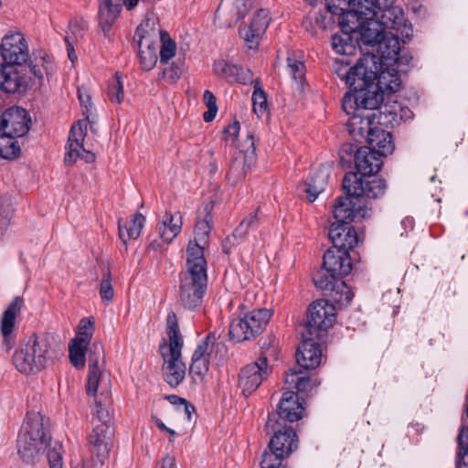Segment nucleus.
<instances>
[{"label":"nucleus","instance_id":"obj_1","mask_svg":"<svg viewBox=\"0 0 468 468\" xmlns=\"http://www.w3.org/2000/svg\"><path fill=\"white\" fill-rule=\"evenodd\" d=\"M380 58L367 53L357 63L348 69L346 83L353 90L342 100V108L347 111L354 104L362 107L377 108L383 100V92L394 93L400 87V78L395 70H383L380 73Z\"/></svg>","mask_w":468,"mask_h":468},{"label":"nucleus","instance_id":"obj_2","mask_svg":"<svg viewBox=\"0 0 468 468\" xmlns=\"http://www.w3.org/2000/svg\"><path fill=\"white\" fill-rule=\"evenodd\" d=\"M207 261L200 249L190 248L186 269L181 272L179 300L185 308L194 310L199 307L207 291Z\"/></svg>","mask_w":468,"mask_h":468},{"label":"nucleus","instance_id":"obj_3","mask_svg":"<svg viewBox=\"0 0 468 468\" xmlns=\"http://www.w3.org/2000/svg\"><path fill=\"white\" fill-rule=\"evenodd\" d=\"M165 334L167 340H164V343L160 345V353L164 360L163 376L170 387L176 388L185 379L186 367L181 359L184 339L179 329L177 316L174 311L167 314Z\"/></svg>","mask_w":468,"mask_h":468},{"label":"nucleus","instance_id":"obj_4","mask_svg":"<svg viewBox=\"0 0 468 468\" xmlns=\"http://www.w3.org/2000/svg\"><path fill=\"white\" fill-rule=\"evenodd\" d=\"M89 373L87 380V393L94 396L98 391L104 396V400H96L93 409L94 419L92 422L107 423L110 421V414L107 405L110 403L109 389L111 380L104 369V347L100 342H94L89 349Z\"/></svg>","mask_w":468,"mask_h":468},{"label":"nucleus","instance_id":"obj_5","mask_svg":"<svg viewBox=\"0 0 468 468\" xmlns=\"http://www.w3.org/2000/svg\"><path fill=\"white\" fill-rule=\"evenodd\" d=\"M51 340L48 335H31L14 354L13 363L17 370L30 374L43 369L49 357Z\"/></svg>","mask_w":468,"mask_h":468},{"label":"nucleus","instance_id":"obj_6","mask_svg":"<svg viewBox=\"0 0 468 468\" xmlns=\"http://www.w3.org/2000/svg\"><path fill=\"white\" fill-rule=\"evenodd\" d=\"M271 317V310L255 309L230 323L229 336L238 343L253 339L262 333Z\"/></svg>","mask_w":468,"mask_h":468},{"label":"nucleus","instance_id":"obj_7","mask_svg":"<svg viewBox=\"0 0 468 468\" xmlns=\"http://www.w3.org/2000/svg\"><path fill=\"white\" fill-rule=\"evenodd\" d=\"M335 320V306L326 299H318L309 305L304 333L323 337L333 327Z\"/></svg>","mask_w":468,"mask_h":468},{"label":"nucleus","instance_id":"obj_8","mask_svg":"<svg viewBox=\"0 0 468 468\" xmlns=\"http://www.w3.org/2000/svg\"><path fill=\"white\" fill-rule=\"evenodd\" d=\"M270 348L262 351L258 359L246 365L239 375V388L244 396L252 394L269 377L271 367L268 364L267 353Z\"/></svg>","mask_w":468,"mask_h":468},{"label":"nucleus","instance_id":"obj_9","mask_svg":"<svg viewBox=\"0 0 468 468\" xmlns=\"http://www.w3.org/2000/svg\"><path fill=\"white\" fill-rule=\"evenodd\" d=\"M343 189L346 195L356 198L375 199L382 197L386 183L381 178L366 179L356 173H347L343 178Z\"/></svg>","mask_w":468,"mask_h":468},{"label":"nucleus","instance_id":"obj_10","mask_svg":"<svg viewBox=\"0 0 468 468\" xmlns=\"http://www.w3.org/2000/svg\"><path fill=\"white\" fill-rule=\"evenodd\" d=\"M86 131V120H80L71 126L64 158V163L67 165H74L78 159H81L88 164L95 161V154L90 150H86L83 145Z\"/></svg>","mask_w":468,"mask_h":468},{"label":"nucleus","instance_id":"obj_11","mask_svg":"<svg viewBox=\"0 0 468 468\" xmlns=\"http://www.w3.org/2000/svg\"><path fill=\"white\" fill-rule=\"evenodd\" d=\"M376 109L362 107L360 103L354 104L351 111L343 109L347 115H350L347 129L355 140L366 139L378 125L376 122L377 113L374 112Z\"/></svg>","mask_w":468,"mask_h":468},{"label":"nucleus","instance_id":"obj_12","mask_svg":"<svg viewBox=\"0 0 468 468\" xmlns=\"http://www.w3.org/2000/svg\"><path fill=\"white\" fill-rule=\"evenodd\" d=\"M267 428L273 433L269 443V449L282 453L288 457L298 448L297 434L291 425L280 422V420L269 418Z\"/></svg>","mask_w":468,"mask_h":468},{"label":"nucleus","instance_id":"obj_13","mask_svg":"<svg viewBox=\"0 0 468 468\" xmlns=\"http://www.w3.org/2000/svg\"><path fill=\"white\" fill-rule=\"evenodd\" d=\"M374 20L375 22L370 23V25H378L384 31L388 29L395 30L406 38H410L412 35L411 26L404 18L402 8L391 5V0L388 1L386 6L378 9V15Z\"/></svg>","mask_w":468,"mask_h":468},{"label":"nucleus","instance_id":"obj_14","mask_svg":"<svg viewBox=\"0 0 468 468\" xmlns=\"http://www.w3.org/2000/svg\"><path fill=\"white\" fill-rule=\"evenodd\" d=\"M88 443L92 459L103 464L109 457L112 445V431L110 425L93 421V429L88 436Z\"/></svg>","mask_w":468,"mask_h":468},{"label":"nucleus","instance_id":"obj_15","mask_svg":"<svg viewBox=\"0 0 468 468\" xmlns=\"http://www.w3.org/2000/svg\"><path fill=\"white\" fill-rule=\"evenodd\" d=\"M30 118L25 109L12 107L5 111L0 119L1 131L4 137L13 140L15 137L24 136L29 130Z\"/></svg>","mask_w":468,"mask_h":468},{"label":"nucleus","instance_id":"obj_16","mask_svg":"<svg viewBox=\"0 0 468 468\" xmlns=\"http://www.w3.org/2000/svg\"><path fill=\"white\" fill-rule=\"evenodd\" d=\"M1 55L5 64L22 65L29 57L27 41L21 33H10L1 43Z\"/></svg>","mask_w":468,"mask_h":468},{"label":"nucleus","instance_id":"obj_17","mask_svg":"<svg viewBox=\"0 0 468 468\" xmlns=\"http://www.w3.org/2000/svg\"><path fill=\"white\" fill-rule=\"evenodd\" d=\"M322 337L311 336L303 332V342L297 349V366L304 369H314L322 363V350L316 340Z\"/></svg>","mask_w":468,"mask_h":468},{"label":"nucleus","instance_id":"obj_18","mask_svg":"<svg viewBox=\"0 0 468 468\" xmlns=\"http://www.w3.org/2000/svg\"><path fill=\"white\" fill-rule=\"evenodd\" d=\"M304 410L305 409L297 393L286 391L279 401L277 413L269 416V418L280 420L282 423H292L301 420L304 416Z\"/></svg>","mask_w":468,"mask_h":468},{"label":"nucleus","instance_id":"obj_19","mask_svg":"<svg viewBox=\"0 0 468 468\" xmlns=\"http://www.w3.org/2000/svg\"><path fill=\"white\" fill-rule=\"evenodd\" d=\"M24 306V299L20 296H16L9 303L7 308L3 313L1 318V335L3 336V348L9 352L14 344V332L16 330V318L20 314L21 310Z\"/></svg>","mask_w":468,"mask_h":468},{"label":"nucleus","instance_id":"obj_20","mask_svg":"<svg viewBox=\"0 0 468 468\" xmlns=\"http://www.w3.org/2000/svg\"><path fill=\"white\" fill-rule=\"evenodd\" d=\"M324 267L338 278L348 275L352 271V261L348 250L332 247L326 250L323 259Z\"/></svg>","mask_w":468,"mask_h":468},{"label":"nucleus","instance_id":"obj_21","mask_svg":"<svg viewBox=\"0 0 468 468\" xmlns=\"http://www.w3.org/2000/svg\"><path fill=\"white\" fill-rule=\"evenodd\" d=\"M382 164V156L368 146L360 147L355 152L356 168L364 177L378 173Z\"/></svg>","mask_w":468,"mask_h":468},{"label":"nucleus","instance_id":"obj_22","mask_svg":"<svg viewBox=\"0 0 468 468\" xmlns=\"http://www.w3.org/2000/svg\"><path fill=\"white\" fill-rule=\"evenodd\" d=\"M270 23L269 12L266 9H260L253 16L249 27L241 30V35L250 48L259 45L260 39L264 35Z\"/></svg>","mask_w":468,"mask_h":468},{"label":"nucleus","instance_id":"obj_23","mask_svg":"<svg viewBox=\"0 0 468 468\" xmlns=\"http://www.w3.org/2000/svg\"><path fill=\"white\" fill-rule=\"evenodd\" d=\"M214 73L228 82L248 84L252 82V73L248 69L230 64L224 59H218L213 64Z\"/></svg>","mask_w":468,"mask_h":468},{"label":"nucleus","instance_id":"obj_24","mask_svg":"<svg viewBox=\"0 0 468 468\" xmlns=\"http://www.w3.org/2000/svg\"><path fill=\"white\" fill-rule=\"evenodd\" d=\"M212 207L207 205L204 207V216L202 218H198L196 226H195V239L193 241H189L186 248V258H188V253L190 248H198L201 250L202 257L204 256V248L208 243L209 233L212 229L213 216H212Z\"/></svg>","mask_w":468,"mask_h":468},{"label":"nucleus","instance_id":"obj_25","mask_svg":"<svg viewBox=\"0 0 468 468\" xmlns=\"http://www.w3.org/2000/svg\"><path fill=\"white\" fill-rule=\"evenodd\" d=\"M328 236L334 244L333 247L346 250L353 249L358 242L355 229L346 223H332Z\"/></svg>","mask_w":468,"mask_h":468},{"label":"nucleus","instance_id":"obj_26","mask_svg":"<svg viewBox=\"0 0 468 468\" xmlns=\"http://www.w3.org/2000/svg\"><path fill=\"white\" fill-rule=\"evenodd\" d=\"M122 0H100L99 4V26L104 37L110 40V31L119 17L122 11Z\"/></svg>","mask_w":468,"mask_h":468},{"label":"nucleus","instance_id":"obj_27","mask_svg":"<svg viewBox=\"0 0 468 468\" xmlns=\"http://www.w3.org/2000/svg\"><path fill=\"white\" fill-rule=\"evenodd\" d=\"M48 420L39 412H28L23 423L19 435H27L39 438L42 441H50V435L47 427Z\"/></svg>","mask_w":468,"mask_h":468},{"label":"nucleus","instance_id":"obj_28","mask_svg":"<svg viewBox=\"0 0 468 468\" xmlns=\"http://www.w3.org/2000/svg\"><path fill=\"white\" fill-rule=\"evenodd\" d=\"M48 441L39 438H33L27 435H18V453L27 463L34 462L47 448Z\"/></svg>","mask_w":468,"mask_h":468},{"label":"nucleus","instance_id":"obj_29","mask_svg":"<svg viewBox=\"0 0 468 468\" xmlns=\"http://www.w3.org/2000/svg\"><path fill=\"white\" fill-rule=\"evenodd\" d=\"M284 382L288 388H294L297 392L302 393H308L320 384L317 379H312L306 372L297 367L290 368L286 372Z\"/></svg>","mask_w":468,"mask_h":468},{"label":"nucleus","instance_id":"obj_30","mask_svg":"<svg viewBox=\"0 0 468 468\" xmlns=\"http://www.w3.org/2000/svg\"><path fill=\"white\" fill-rule=\"evenodd\" d=\"M388 0H346L357 19H371L378 15L379 7L386 6Z\"/></svg>","mask_w":468,"mask_h":468},{"label":"nucleus","instance_id":"obj_31","mask_svg":"<svg viewBox=\"0 0 468 468\" xmlns=\"http://www.w3.org/2000/svg\"><path fill=\"white\" fill-rule=\"evenodd\" d=\"M368 147L378 153L382 157L391 154L394 150V144L389 132L377 126L366 138Z\"/></svg>","mask_w":468,"mask_h":468},{"label":"nucleus","instance_id":"obj_32","mask_svg":"<svg viewBox=\"0 0 468 468\" xmlns=\"http://www.w3.org/2000/svg\"><path fill=\"white\" fill-rule=\"evenodd\" d=\"M383 101L384 99L376 109L378 110V112H376L378 124L385 127H394L401 120V115L399 114L401 107L397 101H394L392 104H382Z\"/></svg>","mask_w":468,"mask_h":468},{"label":"nucleus","instance_id":"obj_33","mask_svg":"<svg viewBox=\"0 0 468 468\" xmlns=\"http://www.w3.org/2000/svg\"><path fill=\"white\" fill-rule=\"evenodd\" d=\"M258 210L250 213L235 229L230 237H227L223 244V250L229 253L231 246L235 245L233 239H243L250 229H254L259 225Z\"/></svg>","mask_w":468,"mask_h":468},{"label":"nucleus","instance_id":"obj_34","mask_svg":"<svg viewBox=\"0 0 468 468\" xmlns=\"http://www.w3.org/2000/svg\"><path fill=\"white\" fill-rule=\"evenodd\" d=\"M182 224L180 215L173 216L166 212L158 227L160 238L167 243L171 242L180 233Z\"/></svg>","mask_w":468,"mask_h":468},{"label":"nucleus","instance_id":"obj_35","mask_svg":"<svg viewBox=\"0 0 468 468\" xmlns=\"http://www.w3.org/2000/svg\"><path fill=\"white\" fill-rule=\"evenodd\" d=\"M144 222L145 218L141 213H136L129 222L122 223L120 219L119 237L122 242L126 243L130 239H136L142 232Z\"/></svg>","mask_w":468,"mask_h":468},{"label":"nucleus","instance_id":"obj_36","mask_svg":"<svg viewBox=\"0 0 468 468\" xmlns=\"http://www.w3.org/2000/svg\"><path fill=\"white\" fill-rule=\"evenodd\" d=\"M15 65L3 64L0 67V88L7 93H15L22 84Z\"/></svg>","mask_w":468,"mask_h":468},{"label":"nucleus","instance_id":"obj_37","mask_svg":"<svg viewBox=\"0 0 468 468\" xmlns=\"http://www.w3.org/2000/svg\"><path fill=\"white\" fill-rule=\"evenodd\" d=\"M351 197H353L347 195V197H341L336 199L333 210L334 217L335 218V223L350 224L354 219L356 216V209Z\"/></svg>","mask_w":468,"mask_h":468},{"label":"nucleus","instance_id":"obj_38","mask_svg":"<svg viewBox=\"0 0 468 468\" xmlns=\"http://www.w3.org/2000/svg\"><path fill=\"white\" fill-rule=\"evenodd\" d=\"M239 129L240 126L239 122L235 121L234 122L230 123L228 127L224 129V141L226 142L227 144L240 147L241 151H251L253 153L255 151V145L254 137L251 133H248L246 141L243 145H239L237 144V138L239 135Z\"/></svg>","mask_w":468,"mask_h":468},{"label":"nucleus","instance_id":"obj_39","mask_svg":"<svg viewBox=\"0 0 468 468\" xmlns=\"http://www.w3.org/2000/svg\"><path fill=\"white\" fill-rule=\"evenodd\" d=\"M55 69L53 58L48 55L36 58L30 65V71L38 80L39 84L42 83L45 75L47 77L52 76Z\"/></svg>","mask_w":468,"mask_h":468},{"label":"nucleus","instance_id":"obj_40","mask_svg":"<svg viewBox=\"0 0 468 468\" xmlns=\"http://www.w3.org/2000/svg\"><path fill=\"white\" fill-rule=\"evenodd\" d=\"M328 182V174L324 170L317 171L306 184V197L309 202H314L319 194L324 191Z\"/></svg>","mask_w":468,"mask_h":468},{"label":"nucleus","instance_id":"obj_41","mask_svg":"<svg viewBox=\"0 0 468 468\" xmlns=\"http://www.w3.org/2000/svg\"><path fill=\"white\" fill-rule=\"evenodd\" d=\"M362 23L367 22V27H362L361 37L366 44L374 46L375 44L381 45L384 39V30L378 25H370L375 22L374 18L360 19Z\"/></svg>","mask_w":468,"mask_h":468},{"label":"nucleus","instance_id":"obj_42","mask_svg":"<svg viewBox=\"0 0 468 468\" xmlns=\"http://www.w3.org/2000/svg\"><path fill=\"white\" fill-rule=\"evenodd\" d=\"M287 69L292 79V81L295 83L297 89L303 91L306 71L303 62L296 59L293 57L289 56L287 58Z\"/></svg>","mask_w":468,"mask_h":468},{"label":"nucleus","instance_id":"obj_43","mask_svg":"<svg viewBox=\"0 0 468 468\" xmlns=\"http://www.w3.org/2000/svg\"><path fill=\"white\" fill-rule=\"evenodd\" d=\"M334 50L340 55H352L356 51V45L348 32L335 34L332 37Z\"/></svg>","mask_w":468,"mask_h":468},{"label":"nucleus","instance_id":"obj_44","mask_svg":"<svg viewBox=\"0 0 468 468\" xmlns=\"http://www.w3.org/2000/svg\"><path fill=\"white\" fill-rule=\"evenodd\" d=\"M337 280L338 277L324 265L313 276L314 285L322 291H334Z\"/></svg>","mask_w":468,"mask_h":468},{"label":"nucleus","instance_id":"obj_45","mask_svg":"<svg viewBox=\"0 0 468 468\" xmlns=\"http://www.w3.org/2000/svg\"><path fill=\"white\" fill-rule=\"evenodd\" d=\"M399 35L400 33H397V35L391 36L389 37L386 31L384 32V39L382 40V44L378 45L379 49L381 50V57L388 59H397L398 55L399 53Z\"/></svg>","mask_w":468,"mask_h":468},{"label":"nucleus","instance_id":"obj_46","mask_svg":"<svg viewBox=\"0 0 468 468\" xmlns=\"http://www.w3.org/2000/svg\"><path fill=\"white\" fill-rule=\"evenodd\" d=\"M161 46L159 48L160 63L166 64L176 55V44L171 39L168 33L159 31Z\"/></svg>","mask_w":468,"mask_h":468},{"label":"nucleus","instance_id":"obj_47","mask_svg":"<svg viewBox=\"0 0 468 468\" xmlns=\"http://www.w3.org/2000/svg\"><path fill=\"white\" fill-rule=\"evenodd\" d=\"M108 97L113 103H122L124 100L123 83L118 72L109 81Z\"/></svg>","mask_w":468,"mask_h":468},{"label":"nucleus","instance_id":"obj_48","mask_svg":"<svg viewBox=\"0 0 468 468\" xmlns=\"http://www.w3.org/2000/svg\"><path fill=\"white\" fill-rule=\"evenodd\" d=\"M94 331V322L90 318H82L78 326V335L71 341L89 345Z\"/></svg>","mask_w":468,"mask_h":468},{"label":"nucleus","instance_id":"obj_49","mask_svg":"<svg viewBox=\"0 0 468 468\" xmlns=\"http://www.w3.org/2000/svg\"><path fill=\"white\" fill-rule=\"evenodd\" d=\"M88 345L70 341L69 346V359L71 364L77 368H83L85 366V352Z\"/></svg>","mask_w":468,"mask_h":468},{"label":"nucleus","instance_id":"obj_50","mask_svg":"<svg viewBox=\"0 0 468 468\" xmlns=\"http://www.w3.org/2000/svg\"><path fill=\"white\" fill-rule=\"evenodd\" d=\"M20 154V147L17 142L0 137V158L14 159Z\"/></svg>","mask_w":468,"mask_h":468},{"label":"nucleus","instance_id":"obj_51","mask_svg":"<svg viewBox=\"0 0 468 468\" xmlns=\"http://www.w3.org/2000/svg\"><path fill=\"white\" fill-rule=\"evenodd\" d=\"M286 456L273 449L265 450L261 461V468H282V460ZM285 468V467H282Z\"/></svg>","mask_w":468,"mask_h":468},{"label":"nucleus","instance_id":"obj_52","mask_svg":"<svg viewBox=\"0 0 468 468\" xmlns=\"http://www.w3.org/2000/svg\"><path fill=\"white\" fill-rule=\"evenodd\" d=\"M14 212L13 199L11 197H0V226L2 228H7L9 226L12 215Z\"/></svg>","mask_w":468,"mask_h":468},{"label":"nucleus","instance_id":"obj_53","mask_svg":"<svg viewBox=\"0 0 468 468\" xmlns=\"http://www.w3.org/2000/svg\"><path fill=\"white\" fill-rule=\"evenodd\" d=\"M215 336L208 334L206 338L197 345L192 358L208 360L213 349Z\"/></svg>","mask_w":468,"mask_h":468},{"label":"nucleus","instance_id":"obj_54","mask_svg":"<svg viewBox=\"0 0 468 468\" xmlns=\"http://www.w3.org/2000/svg\"><path fill=\"white\" fill-rule=\"evenodd\" d=\"M62 455H63V447L60 442L55 441L53 444H50L49 448L48 450V454H47L49 467L50 468H62V466H63Z\"/></svg>","mask_w":468,"mask_h":468},{"label":"nucleus","instance_id":"obj_55","mask_svg":"<svg viewBox=\"0 0 468 468\" xmlns=\"http://www.w3.org/2000/svg\"><path fill=\"white\" fill-rule=\"evenodd\" d=\"M203 100L207 107V111L203 114V119L207 122H212L218 112L216 97L211 91L205 90L203 94Z\"/></svg>","mask_w":468,"mask_h":468},{"label":"nucleus","instance_id":"obj_56","mask_svg":"<svg viewBox=\"0 0 468 468\" xmlns=\"http://www.w3.org/2000/svg\"><path fill=\"white\" fill-rule=\"evenodd\" d=\"M139 59L142 69L148 71L155 66L158 55L155 54L154 49L150 50L139 48Z\"/></svg>","mask_w":468,"mask_h":468},{"label":"nucleus","instance_id":"obj_57","mask_svg":"<svg viewBox=\"0 0 468 468\" xmlns=\"http://www.w3.org/2000/svg\"><path fill=\"white\" fill-rule=\"evenodd\" d=\"M135 36L139 37L138 40V46L139 48H143L144 49H154L155 54H158V49L160 48V46L156 41L151 40V36L149 32H146V35L144 34V29L143 27V25L137 27Z\"/></svg>","mask_w":468,"mask_h":468},{"label":"nucleus","instance_id":"obj_58","mask_svg":"<svg viewBox=\"0 0 468 468\" xmlns=\"http://www.w3.org/2000/svg\"><path fill=\"white\" fill-rule=\"evenodd\" d=\"M100 295L103 302L109 303L114 296V290L112 284V274L108 271L103 274L100 285Z\"/></svg>","mask_w":468,"mask_h":468},{"label":"nucleus","instance_id":"obj_59","mask_svg":"<svg viewBox=\"0 0 468 468\" xmlns=\"http://www.w3.org/2000/svg\"><path fill=\"white\" fill-rule=\"evenodd\" d=\"M253 112L258 114H263L267 111V98L265 92L260 88L255 87L252 93Z\"/></svg>","mask_w":468,"mask_h":468},{"label":"nucleus","instance_id":"obj_60","mask_svg":"<svg viewBox=\"0 0 468 468\" xmlns=\"http://www.w3.org/2000/svg\"><path fill=\"white\" fill-rule=\"evenodd\" d=\"M189 371L193 378L203 379L208 371V360L192 358Z\"/></svg>","mask_w":468,"mask_h":468},{"label":"nucleus","instance_id":"obj_61","mask_svg":"<svg viewBox=\"0 0 468 468\" xmlns=\"http://www.w3.org/2000/svg\"><path fill=\"white\" fill-rule=\"evenodd\" d=\"M182 66L181 61L173 62L170 67L164 69L163 78L167 79L170 83H176L183 72Z\"/></svg>","mask_w":468,"mask_h":468},{"label":"nucleus","instance_id":"obj_62","mask_svg":"<svg viewBox=\"0 0 468 468\" xmlns=\"http://www.w3.org/2000/svg\"><path fill=\"white\" fill-rule=\"evenodd\" d=\"M253 0H234L233 6L236 10V20H240L246 16L252 7Z\"/></svg>","mask_w":468,"mask_h":468},{"label":"nucleus","instance_id":"obj_63","mask_svg":"<svg viewBox=\"0 0 468 468\" xmlns=\"http://www.w3.org/2000/svg\"><path fill=\"white\" fill-rule=\"evenodd\" d=\"M350 65V61L346 58H342L335 61L334 69L335 73L341 78L346 80V73L348 72V69Z\"/></svg>","mask_w":468,"mask_h":468},{"label":"nucleus","instance_id":"obj_64","mask_svg":"<svg viewBox=\"0 0 468 468\" xmlns=\"http://www.w3.org/2000/svg\"><path fill=\"white\" fill-rule=\"evenodd\" d=\"M457 440L459 449L468 452V426L461 429Z\"/></svg>","mask_w":468,"mask_h":468}]
</instances>
